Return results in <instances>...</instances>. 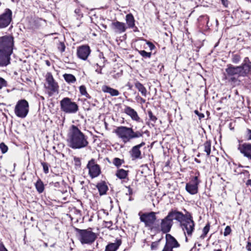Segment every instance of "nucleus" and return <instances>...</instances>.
Returning a JSON list of instances; mask_svg holds the SVG:
<instances>
[{
    "label": "nucleus",
    "mask_w": 251,
    "mask_h": 251,
    "mask_svg": "<svg viewBox=\"0 0 251 251\" xmlns=\"http://www.w3.org/2000/svg\"><path fill=\"white\" fill-rule=\"evenodd\" d=\"M43 168L44 172L45 174H48L49 173V165L47 163L45 162H42L41 163Z\"/></svg>",
    "instance_id": "79ce46f5"
},
{
    "label": "nucleus",
    "mask_w": 251,
    "mask_h": 251,
    "mask_svg": "<svg viewBox=\"0 0 251 251\" xmlns=\"http://www.w3.org/2000/svg\"><path fill=\"white\" fill-rule=\"evenodd\" d=\"M148 113L149 117L150 118V120L153 122L154 123H155V122L156 121V120L157 119V118L156 117V116H155L153 115V114L151 111H149Z\"/></svg>",
    "instance_id": "ea45409f"
},
{
    "label": "nucleus",
    "mask_w": 251,
    "mask_h": 251,
    "mask_svg": "<svg viewBox=\"0 0 251 251\" xmlns=\"http://www.w3.org/2000/svg\"><path fill=\"white\" fill-rule=\"evenodd\" d=\"M210 229V225L209 224H207L203 228L202 230V234L201 235L200 237L201 238H204V237L206 236L207 233L209 232Z\"/></svg>",
    "instance_id": "473e14b6"
},
{
    "label": "nucleus",
    "mask_w": 251,
    "mask_h": 251,
    "mask_svg": "<svg viewBox=\"0 0 251 251\" xmlns=\"http://www.w3.org/2000/svg\"><path fill=\"white\" fill-rule=\"evenodd\" d=\"M65 46L64 43L60 42L57 45L58 49L61 52H63L65 51Z\"/></svg>",
    "instance_id": "4c0bfd02"
},
{
    "label": "nucleus",
    "mask_w": 251,
    "mask_h": 251,
    "mask_svg": "<svg viewBox=\"0 0 251 251\" xmlns=\"http://www.w3.org/2000/svg\"><path fill=\"white\" fill-rule=\"evenodd\" d=\"M29 112V104L27 100L23 99L18 101L15 108L14 113L19 118H25Z\"/></svg>",
    "instance_id": "1a4fd4ad"
},
{
    "label": "nucleus",
    "mask_w": 251,
    "mask_h": 251,
    "mask_svg": "<svg viewBox=\"0 0 251 251\" xmlns=\"http://www.w3.org/2000/svg\"><path fill=\"white\" fill-rule=\"evenodd\" d=\"M194 113L199 116L200 120L204 117V115L203 113H200L197 110H195Z\"/></svg>",
    "instance_id": "de8ad7c7"
},
{
    "label": "nucleus",
    "mask_w": 251,
    "mask_h": 251,
    "mask_svg": "<svg viewBox=\"0 0 251 251\" xmlns=\"http://www.w3.org/2000/svg\"><path fill=\"white\" fill-rule=\"evenodd\" d=\"M165 239L166 243L162 251H174L173 249L179 247L178 242L170 234H166Z\"/></svg>",
    "instance_id": "9b49d317"
},
{
    "label": "nucleus",
    "mask_w": 251,
    "mask_h": 251,
    "mask_svg": "<svg viewBox=\"0 0 251 251\" xmlns=\"http://www.w3.org/2000/svg\"><path fill=\"white\" fill-rule=\"evenodd\" d=\"M232 123H230L229 125V127L230 129V130H233L234 127L232 126Z\"/></svg>",
    "instance_id": "052dcab7"
},
{
    "label": "nucleus",
    "mask_w": 251,
    "mask_h": 251,
    "mask_svg": "<svg viewBox=\"0 0 251 251\" xmlns=\"http://www.w3.org/2000/svg\"><path fill=\"white\" fill-rule=\"evenodd\" d=\"M246 248L248 250V251H251V243L250 242H248Z\"/></svg>",
    "instance_id": "6e6d98bb"
},
{
    "label": "nucleus",
    "mask_w": 251,
    "mask_h": 251,
    "mask_svg": "<svg viewBox=\"0 0 251 251\" xmlns=\"http://www.w3.org/2000/svg\"><path fill=\"white\" fill-rule=\"evenodd\" d=\"M64 144L62 143H61L60 144H58L57 147L55 146H52V149L54 150H55L56 152H59L60 150H58V148H59L60 147L63 148V147H64Z\"/></svg>",
    "instance_id": "49530a36"
},
{
    "label": "nucleus",
    "mask_w": 251,
    "mask_h": 251,
    "mask_svg": "<svg viewBox=\"0 0 251 251\" xmlns=\"http://www.w3.org/2000/svg\"><path fill=\"white\" fill-rule=\"evenodd\" d=\"M41 99L42 100H44V98L43 97H42V96H41Z\"/></svg>",
    "instance_id": "774afa93"
},
{
    "label": "nucleus",
    "mask_w": 251,
    "mask_h": 251,
    "mask_svg": "<svg viewBox=\"0 0 251 251\" xmlns=\"http://www.w3.org/2000/svg\"><path fill=\"white\" fill-rule=\"evenodd\" d=\"M120 239H116L115 243H109L105 247V251H116L121 245Z\"/></svg>",
    "instance_id": "aec40b11"
},
{
    "label": "nucleus",
    "mask_w": 251,
    "mask_h": 251,
    "mask_svg": "<svg viewBox=\"0 0 251 251\" xmlns=\"http://www.w3.org/2000/svg\"><path fill=\"white\" fill-rule=\"evenodd\" d=\"M213 251H222L221 249H215Z\"/></svg>",
    "instance_id": "0e129e2a"
},
{
    "label": "nucleus",
    "mask_w": 251,
    "mask_h": 251,
    "mask_svg": "<svg viewBox=\"0 0 251 251\" xmlns=\"http://www.w3.org/2000/svg\"><path fill=\"white\" fill-rule=\"evenodd\" d=\"M87 167L89 169V174L92 178L97 177L100 174V166L95 164L93 159L89 161Z\"/></svg>",
    "instance_id": "4468645a"
},
{
    "label": "nucleus",
    "mask_w": 251,
    "mask_h": 251,
    "mask_svg": "<svg viewBox=\"0 0 251 251\" xmlns=\"http://www.w3.org/2000/svg\"><path fill=\"white\" fill-rule=\"evenodd\" d=\"M138 53L144 58H151V52H148L144 50H138Z\"/></svg>",
    "instance_id": "72a5a7b5"
},
{
    "label": "nucleus",
    "mask_w": 251,
    "mask_h": 251,
    "mask_svg": "<svg viewBox=\"0 0 251 251\" xmlns=\"http://www.w3.org/2000/svg\"><path fill=\"white\" fill-rule=\"evenodd\" d=\"M241 68H243V67H247L246 74L248 75L251 72V62L249 60L248 57H246L244 59L243 63L239 66Z\"/></svg>",
    "instance_id": "a878e982"
},
{
    "label": "nucleus",
    "mask_w": 251,
    "mask_h": 251,
    "mask_svg": "<svg viewBox=\"0 0 251 251\" xmlns=\"http://www.w3.org/2000/svg\"><path fill=\"white\" fill-rule=\"evenodd\" d=\"M190 182L199 185L200 181L198 179V176H195L192 179Z\"/></svg>",
    "instance_id": "c03bdc74"
},
{
    "label": "nucleus",
    "mask_w": 251,
    "mask_h": 251,
    "mask_svg": "<svg viewBox=\"0 0 251 251\" xmlns=\"http://www.w3.org/2000/svg\"><path fill=\"white\" fill-rule=\"evenodd\" d=\"M241 60V57L239 54H233L232 57V62L234 63H238Z\"/></svg>",
    "instance_id": "c9c22d12"
},
{
    "label": "nucleus",
    "mask_w": 251,
    "mask_h": 251,
    "mask_svg": "<svg viewBox=\"0 0 251 251\" xmlns=\"http://www.w3.org/2000/svg\"><path fill=\"white\" fill-rule=\"evenodd\" d=\"M185 189L191 195L196 194L198 192V185L190 182L186 184Z\"/></svg>",
    "instance_id": "4be33fe9"
},
{
    "label": "nucleus",
    "mask_w": 251,
    "mask_h": 251,
    "mask_svg": "<svg viewBox=\"0 0 251 251\" xmlns=\"http://www.w3.org/2000/svg\"><path fill=\"white\" fill-rule=\"evenodd\" d=\"M6 86V81L2 77H0V89Z\"/></svg>",
    "instance_id": "a18cd8bd"
},
{
    "label": "nucleus",
    "mask_w": 251,
    "mask_h": 251,
    "mask_svg": "<svg viewBox=\"0 0 251 251\" xmlns=\"http://www.w3.org/2000/svg\"><path fill=\"white\" fill-rule=\"evenodd\" d=\"M112 225V223L111 221L106 222H105V226L108 228H109Z\"/></svg>",
    "instance_id": "5fc2aeb1"
},
{
    "label": "nucleus",
    "mask_w": 251,
    "mask_h": 251,
    "mask_svg": "<svg viewBox=\"0 0 251 251\" xmlns=\"http://www.w3.org/2000/svg\"><path fill=\"white\" fill-rule=\"evenodd\" d=\"M135 86L143 96L146 97L147 91L142 83L139 82H137L135 84Z\"/></svg>",
    "instance_id": "cd10ccee"
},
{
    "label": "nucleus",
    "mask_w": 251,
    "mask_h": 251,
    "mask_svg": "<svg viewBox=\"0 0 251 251\" xmlns=\"http://www.w3.org/2000/svg\"><path fill=\"white\" fill-rule=\"evenodd\" d=\"M122 75V71L117 73L116 74L113 75V77L115 78H118L120 77Z\"/></svg>",
    "instance_id": "864d4df0"
},
{
    "label": "nucleus",
    "mask_w": 251,
    "mask_h": 251,
    "mask_svg": "<svg viewBox=\"0 0 251 251\" xmlns=\"http://www.w3.org/2000/svg\"><path fill=\"white\" fill-rule=\"evenodd\" d=\"M140 99H141V101H142L143 103H145V101H146V100H145L143 99V98H140Z\"/></svg>",
    "instance_id": "e2e57ef3"
},
{
    "label": "nucleus",
    "mask_w": 251,
    "mask_h": 251,
    "mask_svg": "<svg viewBox=\"0 0 251 251\" xmlns=\"http://www.w3.org/2000/svg\"><path fill=\"white\" fill-rule=\"evenodd\" d=\"M221 0L222 1V3L224 5H226V0Z\"/></svg>",
    "instance_id": "680f3d73"
},
{
    "label": "nucleus",
    "mask_w": 251,
    "mask_h": 251,
    "mask_svg": "<svg viewBox=\"0 0 251 251\" xmlns=\"http://www.w3.org/2000/svg\"><path fill=\"white\" fill-rule=\"evenodd\" d=\"M247 136L249 140H251V130L248 129L247 130Z\"/></svg>",
    "instance_id": "3c124183"
},
{
    "label": "nucleus",
    "mask_w": 251,
    "mask_h": 251,
    "mask_svg": "<svg viewBox=\"0 0 251 251\" xmlns=\"http://www.w3.org/2000/svg\"><path fill=\"white\" fill-rule=\"evenodd\" d=\"M124 112L128 115L133 121L138 123L142 122V120L138 116L137 112L131 107L126 106L124 109Z\"/></svg>",
    "instance_id": "a211bd4d"
},
{
    "label": "nucleus",
    "mask_w": 251,
    "mask_h": 251,
    "mask_svg": "<svg viewBox=\"0 0 251 251\" xmlns=\"http://www.w3.org/2000/svg\"><path fill=\"white\" fill-rule=\"evenodd\" d=\"M126 21L127 25V27L129 28H135L137 29V27L135 26V20L133 15L131 13L128 14L126 16Z\"/></svg>",
    "instance_id": "412c9836"
},
{
    "label": "nucleus",
    "mask_w": 251,
    "mask_h": 251,
    "mask_svg": "<svg viewBox=\"0 0 251 251\" xmlns=\"http://www.w3.org/2000/svg\"><path fill=\"white\" fill-rule=\"evenodd\" d=\"M195 161L198 163H200V161L196 158L195 159Z\"/></svg>",
    "instance_id": "338daca9"
},
{
    "label": "nucleus",
    "mask_w": 251,
    "mask_h": 251,
    "mask_svg": "<svg viewBox=\"0 0 251 251\" xmlns=\"http://www.w3.org/2000/svg\"><path fill=\"white\" fill-rule=\"evenodd\" d=\"M99 67H100L99 69L98 68V69H96V72L97 73H98V74H102V73H101V69H102V67L100 66Z\"/></svg>",
    "instance_id": "4d7b16f0"
},
{
    "label": "nucleus",
    "mask_w": 251,
    "mask_h": 251,
    "mask_svg": "<svg viewBox=\"0 0 251 251\" xmlns=\"http://www.w3.org/2000/svg\"><path fill=\"white\" fill-rule=\"evenodd\" d=\"M160 240H161V239H159L157 241L153 242L151 243V250H155L157 248V247L158 246V245H159V243Z\"/></svg>",
    "instance_id": "a19ab883"
},
{
    "label": "nucleus",
    "mask_w": 251,
    "mask_h": 251,
    "mask_svg": "<svg viewBox=\"0 0 251 251\" xmlns=\"http://www.w3.org/2000/svg\"><path fill=\"white\" fill-rule=\"evenodd\" d=\"M145 145L144 142H142L141 144L134 146L131 151V155L133 158H139L141 155V151L139 148Z\"/></svg>",
    "instance_id": "5701e85b"
},
{
    "label": "nucleus",
    "mask_w": 251,
    "mask_h": 251,
    "mask_svg": "<svg viewBox=\"0 0 251 251\" xmlns=\"http://www.w3.org/2000/svg\"><path fill=\"white\" fill-rule=\"evenodd\" d=\"M63 77L65 80L69 84L74 83L76 79L75 77L70 74H65L63 75Z\"/></svg>",
    "instance_id": "c85d7f7f"
},
{
    "label": "nucleus",
    "mask_w": 251,
    "mask_h": 251,
    "mask_svg": "<svg viewBox=\"0 0 251 251\" xmlns=\"http://www.w3.org/2000/svg\"><path fill=\"white\" fill-rule=\"evenodd\" d=\"M126 188L128 189V192L126 193V195H131L133 194L132 189L130 186H126Z\"/></svg>",
    "instance_id": "8fccbe9b"
},
{
    "label": "nucleus",
    "mask_w": 251,
    "mask_h": 251,
    "mask_svg": "<svg viewBox=\"0 0 251 251\" xmlns=\"http://www.w3.org/2000/svg\"><path fill=\"white\" fill-rule=\"evenodd\" d=\"M0 149L2 153L6 152L8 150L7 146L3 142L0 144Z\"/></svg>",
    "instance_id": "e433bc0d"
},
{
    "label": "nucleus",
    "mask_w": 251,
    "mask_h": 251,
    "mask_svg": "<svg viewBox=\"0 0 251 251\" xmlns=\"http://www.w3.org/2000/svg\"><path fill=\"white\" fill-rule=\"evenodd\" d=\"M35 187L37 190V191L39 193H41L44 191V186L42 182V181L39 179L36 183H35Z\"/></svg>",
    "instance_id": "7c9ffc66"
},
{
    "label": "nucleus",
    "mask_w": 251,
    "mask_h": 251,
    "mask_svg": "<svg viewBox=\"0 0 251 251\" xmlns=\"http://www.w3.org/2000/svg\"><path fill=\"white\" fill-rule=\"evenodd\" d=\"M116 176L120 179L126 178L128 175V171L123 169H119L117 171Z\"/></svg>",
    "instance_id": "c756f323"
},
{
    "label": "nucleus",
    "mask_w": 251,
    "mask_h": 251,
    "mask_svg": "<svg viewBox=\"0 0 251 251\" xmlns=\"http://www.w3.org/2000/svg\"><path fill=\"white\" fill-rule=\"evenodd\" d=\"M102 26H103V27L104 28H105V29H106V27H107L106 25H102Z\"/></svg>",
    "instance_id": "69168bd1"
},
{
    "label": "nucleus",
    "mask_w": 251,
    "mask_h": 251,
    "mask_svg": "<svg viewBox=\"0 0 251 251\" xmlns=\"http://www.w3.org/2000/svg\"><path fill=\"white\" fill-rule=\"evenodd\" d=\"M0 251H8L2 243H0Z\"/></svg>",
    "instance_id": "603ef678"
},
{
    "label": "nucleus",
    "mask_w": 251,
    "mask_h": 251,
    "mask_svg": "<svg viewBox=\"0 0 251 251\" xmlns=\"http://www.w3.org/2000/svg\"><path fill=\"white\" fill-rule=\"evenodd\" d=\"M113 132L123 141H129L130 140L141 137H149L150 136V132L148 130L134 131L132 128L125 126H118Z\"/></svg>",
    "instance_id": "f257e3e1"
},
{
    "label": "nucleus",
    "mask_w": 251,
    "mask_h": 251,
    "mask_svg": "<svg viewBox=\"0 0 251 251\" xmlns=\"http://www.w3.org/2000/svg\"><path fill=\"white\" fill-rule=\"evenodd\" d=\"M74 160L76 162V163H80V160H79V158H77V157H75L74 158Z\"/></svg>",
    "instance_id": "13d9d810"
},
{
    "label": "nucleus",
    "mask_w": 251,
    "mask_h": 251,
    "mask_svg": "<svg viewBox=\"0 0 251 251\" xmlns=\"http://www.w3.org/2000/svg\"><path fill=\"white\" fill-rule=\"evenodd\" d=\"M183 217V214L176 210H171L168 215L161 220L160 225L156 226L155 231H161L163 233L168 234L173 225V220L180 221Z\"/></svg>",
    "instance_id": "7ed1b4c3"
},
{
    "label": "nucleus",
    "mask_w": 251,
    "mask_h": 251,
    "mask_svg": "<svg viewBox=\"0 0 251 251\" xmlns=\"http://www.w3.org/2000/svg\"><path fill=\"white\" fill-rule=\"evenodd\" d=\"M97 187L99 190L100 195L105 194L108 190L107 186L104 182L98 183L97 185Z\"/></svg>",
    "instance_id": "bb28decb"
},
{
    "label": "nucleus",
    "mask_w": 251,
    "mask_h": 251,
    "mask_svg": "<svg viewBox=\"0 0 251 251\" xmlns=\"http://www.w3.org/2000/svg\"><path fill=\"white\" fill-rule=\"evenodd\" d=\"M111 27L115 33L117 34H121L125 32L127 29L125 23L118 21L112 22L111 24Z\"/></svg>",
    "instance_id": "dca6fc26"
},
{
    "label": "nucleus",
    "mask_w": 251,
    "mask_h": 251,
    "mask_svg": "<svg viewBox=\"0 0 251 251\" xmlns=\"http://www.w3.org/2000/svg\"><path fill=\"white\" fill-rule=\"evenodd\" d=\"M102 90L104 93L110 94L111 96H117L119 95V92L117 90L111 88L109 86L106 85L102 86Z\"/></svg>",
    "instance_id": "b1692460"
},
{
    "label": "nucleus",
    "mask_w": 251,
    "mask_h": 251,
    "mask_svg": "<svg viewBox=\"0 0 251 251\" xmlns=\"http://www.w3.org/2000/svg\"><path fill=\"white\" fill-rule=\"evenodd\" d=\"M238 149L244 156L251 160V144L244 143L239 144Z\"/></svg>",
    "instance_id": "f3484780"
},
{
    "label": "nucleus",
    "mask_w": 251,
    "mask_h": 251,
    "mask_svg": "<svg viewBox=\"0 0 251 251\" xmlns=\"http://www.w3.org/2000/svg\"><path fill=\"white\" fill-rule=\"evenodd\" d=\"M79 91L82 95L85 96L87 98H89V95L87 93L86 87L84 85H81L79 87Z\"/></svg>",
    "instance_id": "f704fd0d"
},
{
    "label": "nucleus",
    "mask_w": 251,
    "mask_h": 251,
    "mask_svg": "<svg viewBox=\"0 0 251 251\" xmlns=\"http://www.w3.org/2000/svg\"><path fill=\"white\" fill-rule=\"evenodd\" d=\"M241 68L239 66H235L228 64L225 69V78L233 86L238 85L240 83V76L245 77L248 75L246 74L247 67Z\"/></svg>",
    "instance_id": "f03ea898"
},
{
    "label": "nucleus",
    "mask_w": 251,
    "mask_h": 251,
    "mask_svg": "<svg viewBox=\"0 0 251 251\" xmlns=\"http://www.w3.org/2000/svg\"><path fill=\"white\" fill-rule=\"evenodd\" d=\"M14 46V38L11 36L0 37V51L11 55Z\"/></svg>",
    "instance_id": "6e6552de"
},
{
    "label": "nucleus",
    "mask_w": 251,
    "mask_h": 251,
    "mask_svg": "<svg viewBox=\"0 0 251 251\" xmlns=\"http://www.w3.org/2000/svg\"><path fill=\"white\" fill-rule=\"evenodd\" d=\"M147 44L148 45L151 50H152L155 48V46L151 42L147 41Z\"/></svg>",
    "instance_id": "09e8293b"
},
{
    "label": "nucleus",
    "mask_w": 251,
    "mask_h": 251,
    "mask_svg": "<svg viewBox=\"0 0 251 251\" xmlns=\"http://www.w3.org/2000/svg\"><path fill=\"white\" fill-rule=\"evenodd\" d=\"M75 230L78 239L82 244H91L97 238L96 233L91 230V228L80 229L75 228Z\"/></svg>",
    "instance_id": "20e7f679"
},
{
    "label": "nucleus",
    "mask_w": 251,
    "mask_h": 251,
    "mask_svg": "<svg viewBox=\"0 0 251 251\" xmlns=\"http://www.w3.org/2000/svg\"><path fill=\"white\" fill-rule=\"evenodd\" d=\"M180 223V226L186 236H191L195 229V223L192 216L189 215L187 216L183 214V217L180 221H177Z\"/></svg>",
    "instance_id": "39448f33"
},
{
    "label": "nucleus",
    "mask_w": 251,
    "mask_h": 251,
    "mask_svg": "<svg viewBox=\"0 0 251 251\" xmlns=\"http://www.w3.org/2000/svg\"><path fill=\"white\" fill-rule=\"evenodd\" d=\"M10 63V55L0 51V67H5Z\"/></svg>",
    "instance_id": "6ab92c4d"
},
{
    "label": "nucleus",
    "mask_w": 251,
    "mask_h": 251,
    "mask_svg": "<svg viewBox=\"0 0 251 251\" xmlns=\"http://www.w3.org/2000/svg\"><path fill=\"white\" fill-rule=\"evenodd\" d=\"M88 142H69L68 146L74 149H80L86 147Z\"/></svg>",
    "instance_id": "393cba45"
},
{
    "label": "nucleus",
    "mask_w": 251,
    "mask_h": 251,
    "mask_svg": "<svg viewBox=\"0 0 251 251\" xmlns=\"http://www.w3.org/2000/svg\"><path fill=\"white\" fill-rule=\"evenodd\" d=\"M12 11L6 9L4 12L0 15V28L7 27L12 20Z\"/></svg>",
    "instance_id": "f8f14e48"
},
{
    "label": "nucleus",
    "mask_w": 251,
    "mask_h": 251,
    "mask_svg": "<svg viewBox=\"0 0 251 251\" xmlns=\"http://www.w3.org/2000/svg\"><path fill=\"white\" fill-rule=\"evenodd\" d=\"M46 80L47 83L46 88L50 90L52 93L58 91V86L52 76L50 73H48L46 75Z\"/></svg>",
    "instance_id": "ddd939ff"
},
{
    "label": "nucleus",
    "mask_w": 251,
    "mask_h": 251,
    "mask_svg": "<svg viewBox=\"0 0 251 251\" xmlns=\"http://www.w3.org/2000/svg\"><path fill=\"white\" fill-rule=\"evenodd\" d=\"M70 141H86L83 133L75 125H72L68 133Z\"/></svg>",
    "instance_id": "9d476101"
},
{
    "label": "nucleus",
    "mask_w": 251,
    "mask_h": 251,
    "mask_svg": "<svg viewBox=\"0 0 251 251\" xmlns=\"http://www.w3.org/2000/svg\"><path fill=\"white\" fill-rule=\"evenodd\" d=\"M91 52L90 49L88 46L83 45L78 48L77 50V56L84 60L88 58Z\"/></svg>",
    "instance_id": "2eb2a0df"
},
{
    "label": "nucleus",
    "mask_w": 251,
    "mask_h": 251,
    "mask_svg": "<svg viewBox=\"0 0 251 251\" xmlns=\"http://www.w3.org/2000/svg\"><path fill=\"white\" fill-rule=\"evenodd\" d=\"M62 111L67 114H75L78 110V106L68 97L64 98L60 102Z\"/></svg>",
    "instance_id": "423d86ee"
},
{
    "label": "nucleus",
    "mask_w": 251,
    "mask_h": 251,
    "mask_svg": "<svg viewBox=\"0 0 251 251\" xmlns=\"http://www.w3.org/2000/svg\"><path fill=\"white\" fill-rule=\"evenodd\" d=\"M122 160L119 158H115L113 160V164L117 167L121 166L123 163Z\"/></svg>",
    "instance_id": "58836bf2"
},
{
    "label": "nucleus",
    "mask_w": 251,
    "mask_h": 251,
    "mask_svg": "<svg viewBox=\"0 0 251 251\" xmlns=\"http://www.w3.org/2000/svg\"><path fill=\"white\" fill-rule=\"evenodd\" d=\"M204 151L206 153L207 156L209 155L211 152V144L210 142H205L204 144Z\"/></svg>",
    "instance_id": "2f4dec72"
},
{
    "label": "nucleus",
    "mask_w": 251,
    "mask_h": 251,
    "mask_svg": "<svg viewBox=\"0 0 251 251\" xmlns=\"http://www.w3.org/2000/svg\"><path fill=\"white\" fill-rule=\"evenodd\" d=\"M138 215L140 216V221L144 223L145 227L155 230L156 225H154V224L156 220L155 212L142 213L140 212Z\"/></svg>",
    "instance_id": "0eeeda50"
},
{
    "label": "nucleus",
    "mask_w": 251,
    "mask_h": 251,
    "mask_svg": "<svg viewBox=\"0 0 251 251\" xmlns=\"http://www.w3.org/2000/svg\"><path fill=\"white\" fill-rule=\"evenodd\" d=\"M231 231V228L229 226H227L226 227L225 229V231L224 232V235L225 236H226L228 235Z\"/></svg>",
    "instance_id": "37998d69"
},
{
    "label": "nucleus",
    "mask_w": 251,
    "mask_h": 251,
    "mask_svg": "<svg viewBox=\"0 0 251 251\" xmlns=\"http://www.w3.org/2000/svg\"><path fill=\"white\" fill-rule=\"evenodd\" d=\"M246 184L248 185H250L251 186V179L248 180Z\"/></svg>",
    "instance_id": "bf43d9fd"
}]
</instances>
